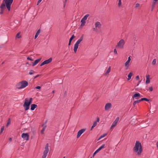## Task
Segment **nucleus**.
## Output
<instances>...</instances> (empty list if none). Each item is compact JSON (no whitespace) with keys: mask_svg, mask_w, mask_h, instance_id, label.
I'll use <instances>...</instances> for the list:
<instances>
[{"mask_svg":"<svg viewBox=\"0 0 158 158\" xmlns=\"http://www.w3.org/2000/svg\"><path fill=\"white\" fill-rule=\"evenodd\" d=\"M46 127V126H45L41 130V132L42 134H43L44 133V131H45Z\"/></svg>","mask_w":158,"mask_h":158,"instance_id":"cd10ccee","label":"nucleus"},{"mask_svg":"<svg viewBox=\"0 0 158 158\" xmlns=\"http://www.w3.org/2000/svg\"><path fill=\"white\" fill-rule=\"evenodd\" d=\"M47 155L43 154L42 157V158H46Z\"/></svg>","mask_w":158,"mask_h":158,"instance_id":"ea45409f","label":"nucleus"},{"mask_svg":"<svg viewBox=\"0 0 158 158\" xmlns=\"http://www.w3.org/2000/svg\"><path fill=\"white\" fill-rule=\"evenodd\" d=\"M111 107V104L110 103H106L105 106V109L106 110H107L109 109Z\"/></svg>","mask_w":158,"mask_h":158,"instance_id":"4468645a","label":"nucleus"},{"mask_svg":"<svg viewBox=\"0 0 158 158\" xmlns=\"http://www.w3.org/2000/svg\"><path fill=\"white\" fill-rule=\"evenodd\" d=\"M105 144H103L99 148H98L97 150L98 151H100L102 149L104 148L105 147Z\"/></svg>","mask_w":158,"mask_h":158,"instance_id":"5701e85b","label":"nucleus"},{"mask_svg":"<svg viewBox=\"0 0 158 158\" xmlns=\"http://www.w3.org/2000/svg\"><path fill=\"white\" fill-rule=\"evenodd\" d=\"M27 59L28 60H31V61H33V60L31 58H30L29 57H28L27 58Z\"/></svg>","mask_w":158,"mask_h":158,"instance_id":"a19ab883","label":"nucleus"},{"mask_svg":"<svg viewBox=\"0 0 158 158\" xmlns=\"http://www.w3.org/2000/svg\"><path fill=\"white\" fill-rule=\"evenodd\" d=\"M97 125V121L94 122L93 123V125H92V127H91V130H92L94 127H96V126Z\"/></svg>","mask_w":158,"mask_h":158,"instance_id":"4be33fe9","label":"nucleus"},{"mask_svg":"<svg viewBox=\"0 0 158 158\" xmlns=\"http://www.w3.org/2000/svg\"><path fill=\"white\" fill-rule=\"evenodd\" d=\"M63 158H65V157H64Z\"/></svg>","mask_w":158,"mask_h":158,"instance_id":"13d9d810","label":"nucleus"},{"mask_svg":"<svg viewBox=\"0 0 158 158\" xmlns=\"http://www.w3.org/2000/svg\"><path fill=\"white\" fill-rule=\"evenodd\" d=\"M140 102V100L135 101L133 103V105L135 106L136 103H139Z\"/></svg>","mask_w":158,"mask_h":158,"instance_id":"393cba45","label":"nucleus"},{"mask_svg":"<svg viewBox=\"0 0 158 158\" xmlns=\"http://www.w3.org/2000/svg\"><path fill=\"white\" fill-rule=\"evenodd\" d=\"M131 60V56H129L128 58L127 61H129L130 62Z\"/></svg>","mask_w":158,"mask_h":158,"instance_id":"49530a36","label":"nucleus"},{"mask_svg":"<svg viewBox=\"0 0 158 158\" xmlns=\"http://www.w3.org/2000/svg\"><path fill=\"white\" fill-rule=\"evenodd\" d=\"M10 121H8L7 123L6 126H7L8 125H9L10 124Z\"/></svg>","mask_w":158,"mask_h":158,"instance_id":"a18cd8bd","label":"nucleus"},{"mask_svg":"<svg viewBox=\"0 0 158 158\" xmlns=\"http://www.w3.org/2000/svg\"><path fill=\"white\" fill-rule=\"evenodd\" d=\"M67 0H65L64 1V7L65 6V3L67 2Z\"/></svg>","mask_w":158,"mask_h":158,"instance_id":"3c124183","label":"nucleus"},{"mask_svg":"<svg viewBox=\"0 0 158 158\" xmlns=\"http://www.w3.org/2000/svg\"><path fill=\"white\" fill-rule=\"evenodd\" d=\"M71 41H69V46L71 44Z\"/></svg>","mask_w":158,"mask_h":158,"instance_id":"603ef678","label":"nucleus"},{"mask_svg":"<svg viewBox=\"0 0 158 158\" xmlns=\"http://www.w3.org/2000/svg\"><path fill=\"white\" fill-rule=\"evenodd\" d=\"M130 61H127L124 64H125V66L127 67V68L129 66V63H130Z\"/></svg>","mask_w":158,"mask_h":158,"instance_id":"a878e982","label":"nucleus"},{"mask_svg":"<svg viewBox=\"0 0 158 158\" xmlns=\"http://www.w3.org/2000/svg\"><path fill=\"white\" fill-rule=\"evenodd\" d=\"M92 157H91L90 158H92Z\"/></svg>","mask_w":158,"mask_h":158,"instance_id":"052dcab7","label":"nucleus"},{"mask_svg":"<svg viewBox=\"0 0 158 158\" xmlns=\"http://www.w3.org/2000/svg\"><path fill=\"white\" fill-rule=\"evenodd\" d=\"M49 151L48 144L47 143L45 147V150L43 152V154L47 155Z\"/></svg>","mask_w":158,"mask_h":158,"instance_id":"f8f14e48","label":"nucleus"},{"mask_svg":"<svg viewBox=\"0 0 158 158\" xmlns=\"http://www.w3.org/2000/svg\"><path fill=\"white\" fill-rule=\"evenodd\" d=\"M99 121V118H97V120L96 121H97V122H98Z\"/></svg>","mask_w":158,"mask_h":158,"instance_id":"8fccbe9b","label":"nucleus"},{"mask_svg":"<svg viewBox=\"0 0 158 158\" xmlns=\"http://www.w3.org/2000/svg\"><path fill=\"white\" fill-rule=\"evenodd\" d=\"M39 76H40V75H37L36 76L34 77V79H35L37 77H39Z\"/></svg>","mask_w":158,"mask_h":158,"instance_id":"de8ad7c7","label":"nucleus"},{"mask_svg":"<svg viewBox=\"0 0 158 158\" xmlns=\"http://www.w3.org/2000/svg\"><path fill=\"white\" fill-rule=\"evenodd\" d=\"M42 0H38L37 3V5H38L42 1Z\"/></svg>","mask_w":158,"mask_h":158,"instance_id":"58836bf2","label":"nucleus"},{"mask_svg":"<svg viewBox=\"0 0 158 158\" xmlns=\"http://www.w3.org/2000/svg\"><path fill=\"white\" fill-rule=\"evenodd\" d=\"M89 15L88 14H86L82 19L81 21V27H83L85 25L86 23L85 20L87 19V18Z\"/></svg>","mask_w":158,"mask_h":158,"instance_id":"0eeeda50","label":"nucleus"},{"mask_svg":"<svg viewBox=\"0 0 158 158\" xmlns=\"http://www.w3.org/2000/svg\"><path fill=\"white\" fill-rule=\"evenodd\" d=\"M4 126H3L1 128V131H0V134H1V133H2L3 132V131L4 130Z\"/></svg>","mask_w":158,"mask_h":158,"instance_id":"c9c22d12","label":"nucleus"},{"mask_svg":"<svg viewBox=\"0 0 158 158\" xmlns=\"http://www.w3.org/2000/svg\"><path fill=\"white\" fill-rule=\"evenodd\" d=\"M41 58H39L38 59L35 60L34 62L33 63V64H32V66H34L36 64H38L39 61H40L41 60Z\"/></svg>","mask_w":158,"mask_h":158,"instance_id":"f3484780","label":"nucleus"},{"mask_svg":"<svg viewBox=\"0 0 158 158\" xmlns=\"http://www.w3.org/2000/svg\"><path fill=\"white\" fill-rule=\"evenodd\" d=\"M35 88L37 89H41V87L40 86H37L35 87Z\"/></svg>","mask_w":158,"mask_h":158,"instance_id":"79ce46f5","label":"nucleus"},{"mask_svg":"<svg viewBox=\"0 0 158 158\" xmlns=\"http://www.w3.org/2000/svg\"><path fill=\"white\" fill-rule=\"evenodd\" d=\"M156 62V59H154L153 60L152 62V64L153 65H155Z\"/></svg>","mask_w":158,"mask_h":158,"instance_id":"473e14b6","label":"nucleus"},{"mask_svg":"<svg viewBox=\"0 0 158 158\" xmlns=\"http://www.w3.org/2000/svg\"><path fill=\"white\" fill-rule=\"evenodd\" d=\"M52 92H53V93H54V91H52Z\"/></svg>","mask_w":158,"mask_h":158,"instance_id":"bf43d9fd","label":"nucleus"},{"mask_svg":"<svg viewBox=\"0 0 158 158\" xmlns=\"http://www.w3.org/2000/svg\"><path fill=\"white\" fill-rule=\"evenodd\" d=\"M133 151L137 155H140L143 151L141 143L139 141H136L133 148Z\"/></svg>","mask_w":158,"mask_h":158,"instance_id":"f257e3e1","label":"nucleus"},{"mask_svg":"<svg viewBox=\"0 0 158 158\" xmlns=\"http://www.w3.org/2000/svg\"><path fill=\"white\" fill-rule=\"evenodd\" d=\"M40 33V30L39 29L37 31V32H36V34L35 35V39H36L37 38V37L38 36V35Z\"/></svg>","mask_w":158,"mask_h":158,"instance_id":"412c9836","label":"nucleus"},{"mask_svg":"<svg viewBox=\"0 0 158 158\" xmlns=\"http://www.w3.org/2000/svg\"><path fill=\"white\" fill-rule=\"evenodd\" d=\"M154 1L155 2H157V0H154Z\"/></svg>","mask_w":158,"mask_h":158,"instance_id":"6e6d98bb","label":"nucleus"},{"mask_svg":"<svg viewBox=\"0 0 158 158\" xmlns=\"http://www.w3.org/2000/svg\"><path fill=\"white\" fill-rule=\"evenodd\" d=\"M6 5L4 2L1 4L0 6V8L1 9V11L0 12V15H2L4 11L5 10H6Z\"/></svg>","mask_w":158,"mask_h":158,"instance_id":"6e6552de","label":"nucleus"},{"mask_svg":"<svg viewBox=\"0 0 158 158\" xmlns=\"http://www.w3.org/2000/svg\"><path fill=\"white\" fill-rule=\"evenodd\" d=\"M114 54H117V52L116 49L115 48L114 49Z\"/></svg>","mask_w":158,"mask_h":158,"instance_id":"4c0bfd02","label":"nucleus"},{"mask_svg":"<svg viewBox=\"0 0 158 158\" xmlns=\"http://www.w3.org/2000/svg\"><path fill=\"white\" fill-rule=\"evenodd\" d=\"M37 106L35 104H32L31 105V110H33L34 109L37 107Z\"/></svg>","mask_w":158,"mask_h":158,"instance_id":"a211bd4d","label":"nucleus"},{"mask_svg":"<svg viewBox=\"0 0 158 158\" xmlns=\"http://www.w3.org/2000/svg\"><path fill=\"white\" fill-rule=\"evenodd\" d=\"M133 39H134V40H136V37H134Z\"/></svg>","mask_w":158,"mask_h":158,"instance_id":"5fc2aeb1","label":"nucleus"},{"mask_svg":"<svg viewBox=\"0 0 158 158\" xmlns=\"http://www.w3.org/2000/svg\"><path fill=\"white\" fill-rule=\"evenodd\" d=\"M110 66L108 69L106 71V74H108L110 72Z\"/></svg>","mask_w":158,"mask_h":158,"instance_id":"7c9ffc66","label":"nucleus"},{"mask_svg":"<svg viewBox=\"0 0 158 158\" xmlns=\"http://www.w3.org/2000/svg\"><path fill=\"white\" fill-rule=\"evenodd\" d=\"M13 0H3L2 2L6 5V7L9 11L10 10L11 5Z\"/></svg>","mask_w":158,"mask_h":158,"instance_id":"39448f33","label":"nucleus"},{"mask_svg":"<svg viewBox=\"0 0 158 158\" xmlns=\"http://www.w3.org/2000/svg\"><path fill=\"white\" fill-rule=\"evenodd\" d=\"M149 89L151 91H153V88L152 87H150L149 88Z\"/></svg>","mask_w":158,"mask_h":158,"instance_id":"e433bc0d","label":"nucleus"},{"mask_svg":"<svg viewBox=\"0 0 158 158\" xmlns=\"http://www.w3.org/2000/svg\"><path fill=\"white\" fill-rule=\"evenodd\" d=\"M52 60V58L51 57L49 58V59L46 60L44 61V62L45 63V64H48L49 63L51 62Z\"/></svg>","mask_w":158,"mask_h":158,"instance_id":"dca6fc26","label":"nucleus"},{"mask_svg":"<svg viewBox=\"0 0 158 158\" xmlns=\"http://www.w3.org/2000/svg\"><path fill=\"white\" fill-rule=\"evenodd\" d=\"M85 129H82L80 130L77 133V137L78 138L80 137L81 135L85 131Z\"/></svg>","mask_w":158,"mask_h":158,"instance_id":"ddd939ff","label":"nucleus"},{"mask_svg":"<svg viewBox=\"0 0 158 158\" xmlns=\"http://www.w3.org/2000/svg\"><path fill=\"white\" fill-rule=\"evenodd\" d=\"M95 26L96 28L100 29L101 28V24L99 22H97L95 23Z\"/></svg>","mask_w":158,"mask_h":158,"instance_id":"2eb2a0df","label":"nucleus"},{"mask_svg":"<svg viewBox=\"0 0 158 158\" xmlns=\"http://www.w3.org/2000/svg\"><path fill=\"white\" fill-rule=\"evenodd\" d=\"M132 75L133 74L132 73L130 72L129 73L127 76L128 77L127 79L128 80H129L131 78V77L132 76Z\"/></svg>","mask_w":158,"mask_h":158,"instance_id":"aec40b11","label":"nucleus"},{"mask_svg":"<svg viewBox=\"0 0 158 158\" xmlns=\"http://www.w3.org/2000/svg\"><path fill=\"white\" fill-rule=\"evenodd\" d=\"M44 64H45V63H44V62H43L40 65V66H42Z\"/></svg>","mask_w":158,"mask_h":158,"instance_id":"c03bdc74","label":"nucleus"},{"mask_svg":"<svg viewBox=\"0 0 158 158\" xmlns=\"http://www.w3.org/2000/svg\"><path fill=\"white\" fill-rule=\"evenodd\" d=\"M75 37V36L74 35H73L70 38L69 41H72V40L73 39H74Z\"/></svg>","mask_w":158,"mask_h":158,"instance_id":"72a5a7b5","label":"nucleus"},{"mask_svg":"<svg viewBox=\"0 0 158 158\" xmlns=\"http://www.w3.org/2000/svg\"><path fill=\"white\" fill-rule=\"evenodd\" d=\"M99 151H98V150L97 149L95 152H94L93 153V156H92V157H94V156H95V155H96V153H98Z\"/></svg>","mask_w":158,"mask_h":158,"instance_id":"2f4dec72","label":"nucleus"},{"mask_svg":"<svg viewBox=\"0 0 158 158\" xmlns=\"http://www.w3.org/2000/svg\"><path fill=\"white\" fill-rule=\"evenodd\" d=\"M140 102L143 101V100L147 102H148L150 101L149 99H148L146 98H142L141 99H140Z\"/></svg>","mask_w":158,"mask_h":158,"instance_id":"b1692460","label":"nucleus"},{"mask_svg":"<svg viewBox=\"0 0 158 158\" xmlns=\"http://www.w3.org/2000/svg\"><path fill=\"white\" fill-rule=\"evenodd\" d=\"M149 77L150 75H149L146 76V84H148L150 82Z\"/></svg>","mask_w":158,"mask_h":158,"instance_id":"6ab92c4d","label":"nucleus"},{"mask_svg":"<svg viewBox=\"0 0 158 158\" xmlns=\"http://www.w3.org/2000/svg\"><path fill=\"white\" fill-rule=\"evenodd\" d=\"M122 4V2L121 0H118V7H120Z\"/></svg>","mask_w":158,"mask_h":158,"instance_id":"c756f323","label":"nucleus"},{"mask_svg":"<svg viewBox=\"0 0 158 158\" xmlns=\"http://www.w3.org/2000/svg\"><path fill=\"white\" fill-rule=\"evenodd\" d=\"M94 30H95V28H94Z\"/></svg>","mask_w":158,"mask_h":158,"instance_id":"4d7b16f0","label":"nucleus"},{"mask_svg":"<svg viewBox=\"0 0 158 158\" xmlns=\"http://www.w3.org/2000/svg\"><path fill=\"white\" fill-rule=\"evenodd\" d=\"M135 78L136 80H138L139 79V76H137L136 77H135Z\"/></svg>","mask_w":158,"mask_h":158,"instance_id":"09e8293b","label":"nucleus"},{"mask_svg":"<svg viewBox=\"0 0 158 158\" xmlns=\"http://www.w3.org/2000/svg\"><path fill=\"white\" fill-rule=\"evenodd\" d=\"M83 40V35H82L79 39L76 42L74 46V48L73 49L74 52L75 53H76L77 50L78 48V45Z\"/></svg>","mask_w":158,"mask_h":158,"instance_id":"20e7f679","label":"nucleus"},{"mask_svg":"<svg viewBox=\"0 0 158 158\" xmlns=\"http://www.w3.org/2000/svg\"><path fill=\"white\" fill-rule=\"evenodd\" d=\"M125 41L123 39H121L118 43L116 47L120 49L123 48L125 44Z\"/></svg>","mask_w":158,"mask_h":158,"instance_id":"423d86ee","label":"nucleus"},{"mask_svg":"<svg viewBox=\"0 0 158 158\" xmlns=\"http://www.w3.org/2000/svg\"><path fill=\"white\" fill-rule=\"evenodd\" d=\"M20 34V32L18 33L16 35V37L18 38H20V36H19Z\"/></svg>","mask_w":158,"mask_h":158,"instance_id":"f704fd0d","label":"nucleus"},{"mask_svg":"<svg viewBox=\"0 0 158 158\" xmlns=\"http://www.w3.org/2000/svg\"><path fill=\"white\" fill-rule=\"evenodd\" d=\"M33 99L31 98L29 99L27 98L25 99L24 103L23 105V106L25 110H27L29 109V106L32 101Z\"/></svg>","mask_w":158,"mask_h":158,"instance_id":"f03ea898","label":"nucleus"},{"mask_svg":"<svg viewBox=\"0 0 158 158\" xmlns=\"http://www.w3.org/2000/svg\"><path fill=\"white\" fill-rule=\"evenodd\" d=\"M142 96L141 94L138 93H137L135 94L132 97V98L133 99H139V97Z\"/></svg>","mask_w":158,"mask_h":158,"instance_id":"9b49d317","label":"nucleus"},{"mask_svg":"<svg viewBox=\"0 0 158 158\" xmlns=\"http://www.w3.org/2000/svg\"><path fill=\"white\" fill-rule=\"evenodd\" d=\"M21 137L23 139L26 140H28L29 139V135L28 133H23Z\"/></svg>","mask_w":158,"mask_h":158,"instance_id":"1a4fd4ad","label":"nucleus"},{"mask_svg":"<svg viewBox=\"0 0 158 158\" xmlns=\"http://www.w3.org/2000/svg\"><path fill=\"white\" fill-rule=\"evenodd\" d=\"M107 135V134L106 133L104 134L103 135H101L100 137L98 139V140H99L101 139L104 137H105L106 135Z\"/></svg>","mask_w":158,"mask_h":158,"instance_id":"bb28decb","label":"nucleus"},{"mask_svg":"<svg viewBox=\"0 0 158 158\" xmlns=\"http://www.w3.org/2000/svg\"><path fill=\"white\" fill-rule=\"evenodd\" d=\"M35 73V72L34 70H31L29 72V74L30 75H32L33 74H34Z\"/></svg>","mask_w":158,"mask_h":158,"instance_id":"c85d7f7f","label":"nucleus"},{"mask_svg":"<svg viewBox=\"0 0 158 158\" xmlns=\"http://www.w3.org/2000/svg\"><path fill=\"white\" fill-rule=\"evenodd\" d=\"M119 117H117L115 121L113 122L112 125L111 126L110 129H113L114 127L116 126L119 120Z\"/></svg>","mask_w":158,"mask_h":158,"instance_id":"9d476101","label":"nucleus"},{"mask_svg":"<svg viewBox=\"0 0 158 158\" xmlns=\"http://www.w3.org/2000/svg\"><path fill=\"white\" fill-rule=\"evenodd\" d=\"M139 6V4L138 3H137L135 4V7H137Z\"/></svg>","mask_w":158,"mask_h":158,"instance_id":"37998d69","label":"nucleus"},{"mask_svg":"<svg viewBox=\"0 0 158 158\" xmlns=\"http://www.w3.org/2000/svg\"><path fill=\"white\" fill-rule=\"evenodd\" d=\"M28 85L27 81H23L20 82L17 85V88L19 89H21L26 87Z\"/></svg>","mask_w":158,"mask_h":158,"instance_id":"7ed1b4c3","label":"nucleus"},{"mask_svg":"<svg viewBox=\"0 0 158 158\" xmlns=\"http://www.w3.org/2000/svg\"><path fill=\"white\" fill-rule=\"evenodd\" d=\"M9 140L10 141H11L12 140V138H9Z\"/></svg>","mask_w":158,"mask_h":158,"instance_id":"864d4df0","label":"nucleus"}]
</instances>
